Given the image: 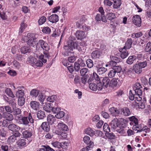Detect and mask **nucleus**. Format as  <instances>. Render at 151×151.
Listing matches in <instances>:
<instances>
[{
  "instance_id": "1",
  "label": "nucleus",
  "mask_w": 151,
  "mask_h": 151,
  "mask_svg": "<svg viewBox=\"0 0 151 151\" xmlns=\"http://www.w3.org/2000/svg\"><path fill=\"white\" fill-rule=\"evenodd\" d=\"M127 123V121L124 119H122L120 122L118 121L117 119L114 118L111 121L110 126L112 129L116 130L121 136H126V132L129 136L134 135L135 133L134 131L130 129L127 130L125 129Z\"/></svg>"
},
{
  "instance_id": "2",
  "label": "nucleus",
  "mask_w": 151,
  "mask_h": 151,
  "mask_svg": "<svg viewBox=\"0 0 151 151\" xmlns=\"http://www.w3.org/2000/svg\"><path fill=\"white\" fill-rule=\"evenodd\" d=\"M64 48L65 51L64 55L68 56L71 55L74 52H73V50L75 48L81 52V53L84 52L86 50V47L82 45L81 43L78 45L73 40H69L68 41L67 45H65Z\"/></svg>"
},
{
  "instance_id": "3",
  "label": "nucleus",
  "mask_w": 151,
  "mask_h": 151,
  "mask_svg": "<svg viewBox=\"0 0 151 151\" xmlns=\"http://www.w3.org/2000/svg\"><path fill=\"white\" fill-rule=\"evenodd\" d=\"M17 118L19 119L18 123L25 126L28 125L29 123L33 124L34 122V119L30 113H28L27 116H24L20 117L18 116L16 117V118Z\"/></svg>"
},
{
  "instance_id": "4",
  "label": "nucleus",
  "mask_w": 151,
  "mask_h": 151,
  "mask_svg": "<svg viewBox=\"0 0 151 151\" xmlns=\"http://www.w3.org/2000/svg\"><path fill=\"white\" fill-rule=\"evenodd\" d=\"M37 38L33 34H28L27 36L22 38L24 42H27L28 45L34 47L36 44Z\"/></svg>"
},
{
  "instance_id": "5",
  "label": "nucleus",
  "mask_w": 151,
  "mask_h": 151,
  "mask_svg": "<svg viewBox=\"0 0 151 151\" xmlns=\"http://www.w3.org/2000/svg\"><path fill=\"white\" fill-rule=\"evenodd\" d=\"M40 47L45 51H48L50 49V47L48 44L45 41L42 40H39L37 44L36 48Z\"/></svg>"
},
{
  "instance_id": "6",
  "label": "nucleus",
  "mask_w": 151,
  "mask_h": 151,
  "mask_svg": "<svg viewBox=\"0 0 151 151\" xmlns=\"http://www.w3.org/2000/svg\"><path fill=\"white\" fill-rule=\"evenodd\" d=\"M89 84L90 88L94 91H96L97 90L100 91L103 88L102 85L101 83H99L97 85L94 83H89Z\"/></svg>"
},
{
  "instance_id": "7",
  "label": "nucleus",
  "mask_w": 151,
  "mask_h": 151,
  "mask_svg": "<svg viewBox=\"0 0 151 151\" xmlns=\"http://www.w3.org/2000/svg\"><path fill=\"white\" fill-rule=\"evenodd\" d=\"M132 22L136 26L140 27L141 24V19L138 15L133 16L132 19Z\"/></svg>"
},
{
  "instance_id": "8",
  "label": "nucleus",
  "mask_w": 151,
  "mask_h": 151,
  "mask_svg": "<svg viewBox=\"0 0 151 151\" xmlns=\"http://www.w3.org/2000/svg\"><path fill=\"white\" fill-rule=\"evenodd\" d=\"M84 142L88 145L87 147L90 148H92L94 146V143L90 140V137L87 136H85L83 138Z\"/></svg>"
},
{
  "instance_id": "9",
  "label": "nucleus",
  "mask_w": 151,
  "mask_h": 151,
  "mask_svg": "<svg viewBox=\"0 0 151 151\" xmlns=\"http://www.w3.org/2000/svg\"><path fill=\"white\" fill-rule=\"evenodd\" d=\"M90 74H88V73L85 76L82 77L81 79V81L82 83L84 84H85L86 83L89 84L91 82V77L89 78V75Z\"/></svg>"
},
{
  "instance_id": "10",
  "label": "nucleus",
  "mask_w": 151,
  "mask_h": 151,
  "mask_svg": "<svg viewBox=\"0 0 151 151\" xmlns=\"http://www.w3.org/2000/svg\"><path fill=\"white\" fill-rule=\"evenodd\" d=\"M24 88L23 86L18 87V90L16 92L15 94L16 97L18 98L24 97V91L22 90Z\"/></svg>"
},
{
  "instance_id": "11",
  "label": "nucleus",
  "mask_w": 151,
  "mask_h": 151,
  "mask_svg": "<svg viewBox=\"0 0 151 151\" xmlns=\"http://www.w3.org/2000/svg\"><path fill=\"white\" fill-rule=\"evenodd\" d=\"M137 57L134 55L129 56L126 61V63L129 65H132L136 63L137 61Z\"/></svg>"
},
{
  "instance_id": "12",
  "label": "nucleus",
  "mask_w": 151,
  "mask_h": 151,
  "mask_svg": "<svg viewBox=\"0 0 151 151\" xmlns=\"http://www.w3.org/2000/svg\"><path fill=\"white\" fill-rule=\"evenodd\" d=\"M75 35L78 40H82L86 37L85 33L83 31L79 30L76 31Z\"/></svg>"
},
{
  "instance_id": "13",
  "label": "nucleus",
  "mask_w": 151,
  "mask_h": 151,
  "mask_svg": "<svg viewBox=\"0 0 151 151\" xmlns=\"http://www.w3.org/2000/svg\"><path fill=\"white\" fill-rule=\"evenodd\" d=\"M41 127L44 132H48L50 130L49 124L47 122H43L41 126Z\"/></svg>"
},
{
  "instance_id": "14",
  "label": "nucleus",
  "mask_w": 151,
  "mask_h": 151,
  "mask_svg": "<svg viewBox=\"0 0 151 151\" xmlns=\"http://www.w3.org/2000/svg\"><path fill=\"white\" fill-rule=\"evenodd\" d=\"M49 21L52 23H56L59 20L58 16L56 14H52L48 18Z\"/></svg>"
},
{
  "instance_id": "15",
  "label": "nucleus",
  "mask_w": 151,
  "mask_h": 151,
  "mask_svg": "<svg viewBox=\"0 0 151 151\" xmlns=\"http://www.w3.org/2000/svg\"><path fill=\"white\" fill-rule=\"evenodd\" d=\"M9 130L12 132L20 130L21 128L15 124H9L8 127Z\"/></svg>"
},
{
  "instance_id": "16",
  "label": "nucleus",
  "mask_w": 151,
  "mask_h": 151,
  "mask_svg": "<svg viewBox=\"0 0 151 151\" xmlns=\"http://www.w3.org/2000/svg\"><path fill=\"white\" fill-rule=\"evenodd\" d=\"M3 117L8 121H12L14 119L13 116L11 113L6 112L3 113Z\"/></svg>"
},
{
  "instance_id": "17",
  "label": "nucleus",
  "mask_w": 151,
  "mask_h": 151,
  "mask_svg": "<svg viewBox=\"0 0 151 151\" xmlns=\"http://www.w3.org/2000/svg\"><path fill=\"white\" fill-rule=\"evenodd\" d=\"M29 105L33 109L37 110L39 109L40 104L37 102L32 101L30 102Z\"/></svg>"
},
{
  "instance_id": "18",
  "label": "nucleus",
  "mask_w": 151,
  "mask_h": 151,
  "mask_svg": "<svg viewBox=\"0 0 151 151\" xmlns=\"http://www.w3.org/2000/svg\"><path fill=\"white\" fill-rule=\"evenodd\" d=\"M119 51L121 53V57L122 59L126 58L128 55V51L126 49L124 48H121L119 50Z\"/></svg>"
},
{
  "instance_id": "19",
  "label": "nucleus",
  "mask_w": 151,
  "mask_h": 151,
  "mask_svg": "<svg viewBox=\"0 0 151 151\" xmlns=\"http://www.w3.org/2000/svg\"><path fill=\"white\" fill-rule=\"evenodd\" d=\"M132 70L137 74H140L142 71L141 67H140L138 64H135L133 66Z\"/></svg>"
},
{
  "instance_id": "20",
  "label": "nucleus",
  "mask_w": 151,
  "mask_h": 151,
  "mask_svg": "<svg viewBox=\"0 0 151 151\" xmlns=\"http://www.w3.org/2000/svg\"><path fill=\"white\" fill-rule=\"evenodd\" d=\"M101 54V52L99 50H96L93 51L91 53V56L93 58H99Z\"/></svg>"
},
{
  "instance_id": "21",
  "label": "nucleus",
  "mask_w": 151,
  "mask_h": 151,
  "mask_svg": "<svg viewBox=\"0 0 151 151\" xmlns=\"http://www.w3.org/2000/svg\"><path fill=\"white\" fill-rule=\"evenodd\" d=\"M58 127L61 131L63 132L67 131L68 129V126L63 123H59L58 124Z\"/></svg>"
},
{
  "instance_id": "22",
  "label": "nucleus",
  "mask_w": 151,
  "mask_h": 151,
  "mask_svg": "<svg viewBox=\"0 0 151 151\" xmlns=\"http://www.w3.org/2000/svg\"><path fill=\"white\" fill-rule=\"evenodd\" d=\"M119 81V80L116 78H113L110 81L109 86L112 88L117 86H119L118 83Z\"/></svg>"
},
{
  "instance_id": "23",
  "label": "nucleus",
  "mask_w": 151,
  "mask_h": 151,
  "mask_svg": "<svg viewBox=\"0 0 151 151\" xmlns=\"http://www.w3.org/2000/svg\"><path fill=\"white\" fill-rule=\"evenodd\" d=\"M101 80H102L103 85L105 87L107 88L110 83V80L109 78L106 77L101 78Z\"/></svg>"
},
{
  "instance_id": "24",
  "label": "nucleus",
  "mask_w": 151,
  "mask_h": 151,
  "mask_svg": "<svg viewBox=\"0 0 151 151\" xmlns=\"http://www.w3.org/2000/svg\"><path fill=\"white\" fill-rule=\"evenodd\" d=\"M56 119L55 117L51 114L49 115L47 117V120L48 123L52 125L53 124L55 121Z\"/></svg>"
},
{
  "instance_id": "25",
  "label": "nucleus",
  "mask_w": 151,
  "mask_h": 151,
  "mask_svg": "<svg viewBox=\"0 0 151 151\" xmlns=\"http://www.w3.org/2000/svg\"><path fill=\"white\" fill-rule=\"evenodd\" d=\"M37 117L39 119H42L46 117L45 112L42 110L38 111L37 112Z\"/></svg>"
},
{
  "instance_id": "26",
  "label": "nucleus",
  "mask_w": 151,
  "mask_h": 151,
  "mask_svg": "<svg viewBox=\"0 0 151 151\" xmlns=\"http://www.w3.org/2000/svg\"><path fill=\"white\" fill-rule=\"evenodd\" d=\"M52 104L51 103H46L43 106V109L47 112H50L52 108Z\"/></svg>"
},
{
  "instance_id": "27",
  "label": "nucleus",
  "mask_w": 151,
  "mask_h": 151,
  "mask_svg": "<svg viewBox=\"0 0 151 151\" xmlns=\"http://www.w3.org/2000/svg\"><path fill=\"white\" fill-rule=\"evenodd\" d=\"M42 91L38 89H34L31 91L30 95L32 96L37 97Z\"/></svg>"
},
{
  "instance_id": "28",
  "label": "nucleus",
  "mask_w": 151,
  "mask_h": 151,
  "mask_svg": "<svg viewBox=\"0 0 151 151\" xmlns=\"http://www.w3.org/2000/svg\"><path fill=\"white\" fill-rule=\"evenodd\" d=\"M22 134L23 137L25 138H30L32 135V134L31 132L26 130L23 131Z\"/></svg>"
},
{
  "instance_id": "29",
  "label": "nucleus",
  "mask_w": 151,
  "mask_h": 151,
  "mask_svg": "<svg viewBox=\"0 0 151 151\" xmlns=\"http://www.w3.org/2000/svg\"><path fill=\"white\" fill-rule=\"evenodd\" d=\"M114 3L113 7L114 9H117L121 6L122 2L121 0H113Z\"/></svg>"
},
{
  "instance_id": "30",
  "label": "nucleus",
  "mask_w": 151,
  "mask_h": 151,
  "mask_svg": "<svg viewBox=\"0 0 151 151\" xmlns=\"http://www.w3.org/2000/svg\"><path fill=\"white\" fill-rule=\"evenodd\" d=\"M132 42L133 41L131 39H128L125 43V45L123 47L127 49H130L132 47Z\"/></svg>"
},
{
  "instance_id": "31",
  "label": "nucleus",
  "mask_w": 151,
  "mask_h": 151,
  "mask_svg": "<svg viewBox=\"0 0 151 151\" xmlns=\"http://www.w3.org/2000/svg\"><path fill=\"white\" fill-rule=\"evenodd\" d=\"M85 132L86 134L91 137L93 136L95 134L94 131L90 127L86 128L85 129Z\"/></svg>"
},
{
  "instance_id": "32",
  "label": "nucleus",
  "mask_w": 151,
  "mask_h": 151,
  "mask_svg": "<svg viewBox=\"0 0 151 151\" xmlns=\"http://www.w3.org/2000/svg\"><path fill=\"white\" fill-rule=\"evenodd\" d=\"M122 115L125 116H129L131 114L130 111L129 109L127 107H124L122 108Z\"/></svg>"
},
{
  "instance_id": "33",
  "label": "nucleus",
  "mask_w": 151,
  "mask_h": 151,
  "mask_svg": "<svg viewBox=\"0 0 151 151\" xmlns=\"http://www.w3.org/2000/svg\"><path fill=\"white\" fill-rule=\"evenodd\" d=\"M5 93L9 97L12 98H15L14 95L13 94L11 89L9 88H6L5 90Z\"/></svg>"
},
{
  "instance_id": "34",
  "label": "nucleus",
  "mask_w": 151,
  "mask_h": 151,
  "mask_svg": "<svg viewBox=\"0 0 151 151\" xmlns=\"http://www.w3.org/2000/svg\"><path fill=\"white\" fill-rule=\"evenodd\" d=\"M26 144V140L25 139H21L19 140L17 142V145L20 148L23 147Z\"/></svg>"
},
{
  "instance_id": "35",
  "label": "nucleus",
  "mask_w": 151,
  "mask_h": 151,
  "mask_svg": "<svg viewBox=\"0 0 151 151\" xmlns=\"http://www.w3.org/2000/svg\"><path fill=\"white\" fill-rule=\"evenodd\" d=\"M38 99V101L41 103V104H43L44 101L45 99V97L42 94V91L39 94Z\"/></svg>"
},
{
  "instance_id": "36",
  "label": "nucleus",
  "mask_w": 151,
  "mask_h": 151,
  "mask_svg": "<svg viewBox=\"0 0 151 151\" xmlns=\"http://www.w3.org/2000/svg\"><path fill=\"white\" fill-rule=\"evenodd\" d=\"M16 99L15 97L13 99H9L8 101L9 104L12 106L13 109L15 108L16 107L17 104L16 102L14 101H15Z\"/></svg>"
},
{
  "instance_id": "37",
  "label": "nucleus",
  "mask_w": 151,
  "mask_h": 151,
  "mask_svg": "<svg viewBox=\"0 0 151 151\" xmlns=\"http://www.w3.org/2000/svg\"><path fill=\"white\" fill-rule=\"evenodd\" d=\"M57 97L55 95H53L48 97L47 98V101L50 102H53L57 100Z\"/></svg>"
},
{
  "instance_id": "38",
  "label": "nucleus",
  "mask_w": 151,
  "mask_h": 151,
  "mask_svg": "<svg viewBox=\"0 0 151 151\" xmlns=\"http://www.w3.org/2000/svg\"><path fill=\"white\" fill-rule=\"evenodd\" d=\"M106 17L108 19L111 21L116 17V16L115 14L111 13L107 14Z\"/></svg>"
},
{
  "instance_id": "39",
  "label": "nucleus",
  "mask_w": 151,
  "mask_h": 151,
  "mask_svg": "<svg viewBox=\"0 0 151 151\" xmlns=\"http://www.w3.org/2000/svg\"><path fill=\"white\" fill-rule=\"evenodd\" d=\"M88 72H89L88 69L86 68H83L81 69L80 71V74L82 76H84Z\"/></svg>"
},
{
  "instance_id": "40",
  "label": "nucleus",
  "mask_w": 151,
  "mask_h": 151,
  "mask_svg": "<svg viewBox=\"0 0 151 151\" xmlns=\"http://www.w3.org/2000/svg\"><path fill=\"white\" fill-rule=\"evenodd\" d=\"M27 26V24L24 23V22L22 21L21 24V27L19 29V33H22L23 32Z\"/></svg>"
},
{
  "instance_id": "41",
  "label": "nucleus",
  "mask_w": 151,
  "mask_h": 151,
  "mask_svg": "<svg viewBox=\"0 0 151 151\" xmlns=\"http://www.w3.org/2000/svg\"><path fill=\"white\" fill-rule=\"evenodd\" d=\"M13 111H12V112H13V114L14 115H19L21 114V109L18 108H14L13 109Z\"/></svg>"
},
{
  "instance_id": "42",
  "label": "nucleus",
  "mask_w": 151,
  "mask_h": 151,
  "mask_svg": "<svg viewBox=\"0 0 151 151\" xmlns=\"http://www.w3.org/2000/svg\"><path fill=\"white\" fill-rule=\"evenodd\" d=\"M29 47L24 46L21 48V52L23 54H25L29 52Z\"/></svg>"
},
{
  "instance_id": "43",
  "label": "nucleus",
  "mask_w": 151,
  "mask_h": 151,
  "mask_svg": "<svg viewBox=\"0 0 151 151\" xmlns=\"http://www.w3.org/2000/svg\"><path fill=\"white\" fill-rule=\"evenodd\" d=\"M107 69L103 67L99 68L97 69L98 73L99 74H102L104 73L106 70Z\"/></svg>"
},
{
  "instance_id": "44",
  "label": "nucleus",
  "mask_w": 151,
  "mask_h": 151,
  "mask_svg": "<svg viewBox=\"0 0 151 151\" xmlns=\"http://www.w3.org/2000/svg\"><path fill=\"white\" fill-rule=\"evenodd\" d=\"M87 66L89 68H91L93 66V61L91 59H88L86 61Z\"/></svg>"
},
{
  "instance_id": "45",
  "label": "nucleus",
  "mask_w": 151,
  "mask_h": 151,
  "mask_svg": "<svg viewBox=\"0 0 151 151\" xmlns=\"http://www.w3.org/2000/svg\"><path fill=\"white\" fill-rule=\"evenodd\" d=\"M17 138L13 135L9 137L7 140V142L12 143L14 142Z\"/></svg>"
},
{
  "instance_id": "46",
  "label": "nucleus",
  "mask_w": 151,
  "mask_h": 151,
  "mask_svg": "<svg viewBox=\"0 0 151 151\" xmlns=\"http://www.w3.org/2000/svg\"><path fill=\"white\" fill-rule=\"evenodd\" d=\"M25 99L24 97L18 98V104L20 106H22L24 104Z\"/></svg>"
},
{
  "instance_id": "47",
  "label": "nucleus",
  "mask_w": 151,
  "mask_h": 151,
  "mask_svg": "<svg viewBox=\"0 0 151 151\" xmlns=\"http://www.w3.org/2000/svg\"><path fill=\"white\" fill-rule=\"evenodd\" d=\"M92 78H91V81L92 80H93L95 79L96 80L100 81H101V78H99V77L97 75V74L95 73H93L92 75L91 76Z\"/></svg>"
},
{
  "instance_id": "48",
  "label": "nucleus",
  "mask_w": 151,
  "mask_h": 151,
  "mask_svg": "<svg viewBox=\"0 0 151 151\" xmlns=\"http://www.w3.org/2000/svg\"><path fill=\"white\" fill-rule=\"evenodd\" d=\"M46 20V17L44 16L41 17L38 20V22L39 25H41L44 24Z\"/></svg>"
},
{
  "instance_id": "49",
  "label": "nucleus",
  "mask_w": 151,
  "mask_h": 151,
  "mask_svg": "<svg viewBox=\"0 0 151 151\" xmlns=\"http://www.w3.org/2000/svg\"><path fill=\"white\" fill-rule=\"evenodd\" d=\"M65 113L63 111H60L55 115V116L58 119H60L63 117Z\"/></svg>"
},
{
  "instance_id": "50",
  "label": "nucleus",
  "mask_w": 151,
  "mask_h": 151,
  "mask_svg": "<svg viewBox=\"0 0 151 151\" xmlns=\"http://www.w3.org/2000/svg\"><path fill=\"white\" fill-rule=\"evenodd\" d=\"M145 50L146 52H150L151 50V42H148L146 44Z\"/></svg>"
},
{
  "instance_id": "51",
  "label": "nucleus",
  "mask_w": 151,
  "mask_h": 151,
  "mask_svg": "<svg viewBox=\"0 0 151 151\" xmlns=\"http://www.w3.org/2000/svg\"><path fill=\"white\" fill-rule=\"evenodd\" d=\"M53 146L55 148H61V143L58 141L54 142L52 143Z\"/></svg>"
},
{
  "instance_id": "52",
  "label": "nucleus",
  "mask_w": 151,
  "mask_h": 151,
  "mask_svg": "<svg viewBox=\"0 0 151 151\" xmlns=\"http://www.w3.org/2000/svg\"><path fill=\"white\" fill-rule=\"evenodd\" d=\"M116 73L115 71L112 68L109 71L108 75L109 78H112L114 76Z\"/></svg>"
},
{
  "instance_id": "53",
  "label": "nucleus",
  "mask_w": 151,
  "mask_h": 151,
  "mask_svg": "<svg viewBox=\"0 0 151 151\" xmlns=\"http://www.w3.org/2000/svg\"><path fill=\"white\" fill-rule=\"evenodd\" d=\"M76 62H77L81 67H83L86 65L84 61L82 58H79L77 61Z\"/></svg>"
},
{
  "instance_id": "54",
  "label": "nucleus",
  "mask_w": 151,
  "mask_h": 151,
  "mask_svg": "<svg viewBox=\"0 0 151 151\" xmlns=\"http://www.w3.org/2000/svg\"><path fill=\"white\" fill-rule=\"evenodd\" d=\"M42 31L44 33L48 34L51 32V29L48 27H46L43 28Z\"/></svg>"
},
{
  "instance_id": "55",
  "label": "nucleus",
  "mask_w": 151,
  "mask_h": 151,
  "mask_svg": "<svg viewBox=\"0 0 151 151\" xmlns=\"http://www.w3.org/2000/svg\"><path fill=\"white\" fill-rule=\"evenodd\" d=\"M112 68L114 70L116 73L120 72L122 70L121 67L120 66H114Z\"/></svg>"
},
{
  "instance_id": "56",
  "label": "nucleus",
  "mask_w": 151,
  "mask_h": 151,
  "mask_svg": "<svg viewBox=\"0 0 151 151\" xmlns=\"http://www.w3.org/2000/svg\"><path fill=\"white\" fill-rule=\"evenodd\" d=\"M143 89L144 88H139V89H134L135 94H137L139 96H142Z\"/></svg>"
},
{
  "instance_id": "57",
  "label": "nucleus",
  "mask_w": 151,
  "mask_h": 151,
  "mask_svg": "<svg viewBox=\"0 0 151 151\" xmlns=\"http://www.w3.org/2000/svg\"><path fill=\"white\" fill-rule=\"evenodd\" d=\"M106 136L108 139H114L115 137V134L112 132L107 133Z\"/></svg>"
},
{
  "instance_id": "58",
  "label": "nucleus",
  "mask_w": 151,
  "mask_h": 151,
  "mask_svg": "<svg viewBox=\"0 0 151 151\" xmlns=\"http://www.w3.org/2000/svg\"><path fill=\"white\" fill-rule=\"evenodd\" d=\"M111 59L114 60L117 64V63H119L120 62H122V60L118 57L115 56H112L111 58Z\"/></svg>"
},
{
  "instance_id": "59",
  "label": "nucleus",
  "mask_w": 151,
  "mask_h": 151,
  "mask_svg": "<svg viewBox=\"0 0 151 151\" xmlns=\"http://www.w3.org/2000/svg\"><path fill=\"white\" fill-rule=\"evenodd\" d=\"M60 110V108L59 107H52L51 111L54 114H57Z\"/></svg>"
},
{
  "instance_id": "60",
  "label": "nucleus",
  "mask_w": 151,
  "mask_h": 151,
  "mask_svg": "<svg viewBox=\"0 0 151 151\" xmlns=\"http://www.w3.org/2000/svg\"><path fill=\"white\" fill-rule=\"evenodd\" d=\"M103 129L104 131L106 132H110V127L106 123H105L104 124L103 126Z\"/></svg>"
},
{
  "instance_id": "61",
  "label": "nucleus",
  "mask_w": 151,
  "mask_h": 151,
  "mask_svg": "<svg viewBox=\"0 0 151 151\" xmlns=\"http://www.w3.org/2000/svg\"><path fill=\"white\" fill-rule=\"evenodd\" d=\"M116 96L117 97H122V95L124 94V92L123 90L120 89L118 90L116 92Z\"/></svg>"
},
{
  "instance_id": "62",
  "label": "nucleus",
  "mask_w": 151,
  "mask_h": 151,
  "mask_svg": "<svg viewBox=\"0 0 151 151\" xmlns=\"http://www.w3.org/2000/svg\"><path fill=\"white\" fill-rule=\"evenodd\" d=\"M138 64L141 67V68H145L147 65V63L146 61H143L142 62H139Z\"/></svg>"
},
{
  "instance_id": "63",
  "label": "nucleus",
  "mask_w": 151,
  "mask_h": 151,
  "mask_svg": "<svg viewBox=\"0 0 151 151\" xmlns=\"http://www.w3.org/2000/svg\"><path fill=\"white\" fill-rule=\"evenodd\" d=\"M104 3L105 5L110 6L112 5L113 3L109 0H104Z\"/></svg>"
},
{
  "instance_id": "64",
  "label": "nucleus",
  "mask_w": 151,
  "mask_h": 151,
  "mask_svg": "<svg viewBox=\"0 0 151 151\" xmlns=\"http://www.w3.org/2000/svg\"><path fill=\"white\" fill-rule=\"evenodd\" d=\"M9 147L8 145L4 144L1 146V148L2 151H8Z\"/></svg>"
}]
</instances>
